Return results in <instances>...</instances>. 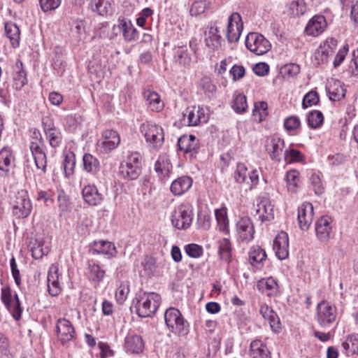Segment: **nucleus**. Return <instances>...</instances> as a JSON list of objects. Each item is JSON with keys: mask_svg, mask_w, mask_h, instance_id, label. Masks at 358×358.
<instances>
[{"mask_svg": "<svg viewBox=\"0 0 358 358\" xmlns=\"http://www.w3.org/2000/svg\"><path fill=\"white\" fill-rule=\"evenodd\" d=\"M164 320L167 327L174 334L184 336L189 333V322L178 309L175 308L166 309L164 313Z\"/></svg>", "mask_w": 358, "mask_h": 358, "instance_id": "1", "label": "nucleus"}, {"mask_svg": "<svg viewBox=\"0 0 358 358\" xmlns=\"http://www.w3.org/2000/svg\"><path fill=\"white\" fill-rule=\"evenodd\" d=\"M161 303V296L154 292L144 293L136 305V313L141 317H151L157 310Z\"/></svg>", "mask_w": 358, "mask_h": 358, "instance_id": "2", "label": "nucleus"}, {"mask_svg": "<svg viewBox=\"0 0 358 358\" xmlns=\"http://www.w3.org/2000/svg\"><path fill=\"white\" fill-rule=\"evenodd\" d=\"M141 172V157L138 152L129 154L120 166V173L124 178L135 180L140 176Z\"/></svg>", "mask_w": 358, "mask_h": 358, "instance_id": "3", "label": "nucleus"}, {"mask_svg": "<svg viewBox=\"0 0 358 358\" xmlns=\"http://www.w3.org/2000/svg\"><path fill=\"white\" fill-rule=\"evenodd\" d=\"M140 131L145 141L153 148L162 146L164 140V131L162 127L150 122H146L141 125Z\"/></svg>", "mask_w": 358, "mask_h": 358, "instance_id": "4", "label": "nucleus"}, {"mask_svg": "<svg viewBox=\"0 0 358 358\" xmlns=\"http://www.w3.org/2000/svg\"><path fill=\"white\" fill-rule=\"evenodd\" d=\"M1 299L13 319L18 321L21 319L22 308L18 295L15 292L12 293L9 287L1 289Z\"/></svg>", "mask_w": 358, "mask_h": 358, "instance_id": "5", "label": "nucleus"}, {"mask_svg": "<svg viewBox=\"0 0 358 358\" xmlns=\"http://www.w3.org/2000/svg\"><path fill=\"white\" fill-rule=\"evenodd\" d=\"M337 313L335 306L326 301H322L317 306L316 319L323 328L329 327L336 319Z\"/></svg>", "mask_w": 358, "mask_h": 358, "instance_id": "6", "label": "nucleus"}, {"mask_svg": "<svg viewBox=\"0 0 358 358\" xmlns=\"http://www.w3.org/2000/svg\"><path fill=\"white\" fill-rule=\"evenodd\" d=\"M247 48L257 55H262L268 52L271 48V43L262 34L252 32L245 39Z\"/></svg>", "mask_w": 358, "mask_h": 358, "instance_id": "7", "label": "nucleus"}, {"mask_svg": "<svg viewBox=\"0 0 358 358\" xmlns=\"http://www.w3.org/2000/svg\"><path fill=\"white\" fill-rule=\"evenodd\" d=\"M192 210L190 207L180 205L172 214L171 222L178 229H186L192 222Z\"/></svg>", "mask_w": 358, "mask_h": 358, "instance_id": "8", "label": "nucleus"}, {"mask_svg": "<svg viewBox=\"0 0 358 358\" xmlns=\"http://www.w3.org/2000/svg\"><path fill=\"white\" fill-rule=\"evenodd\" d=\"M243 27L241 15L238 13H232L229 17L227 30V38L229 43L237 42L239 40Z\"/></svg>", "mask_w": 358, "mask_h": 358, "instance_id": "9", "label": "nucleus"}, {"mask_svg": "<svg viewBox=\"0 0 358 358\" xmlns=\"http://www.w3.org/2000/svg\"><path fill=\"white\" fill-rule=\"evenodd\" d=\"M31 208L32 205L27 192H19L13 204V214L18 217H26L30 214Z\"/></svg>", "mask_w": 358, "mask_h": 358, "instance_id": "10", "label": "nucleus"}, {"mask_svg": "<svg viewBox=\"0 0 358 358\" xmlns=\"http://www.w3.org/2000/svg\"><path fill=\"white\" fill-rule=\"evenodd\" d=\"M178 145L181 151L189 154L190 158L196 157L200 146L199 140L194 135H183L179 138Z\"/></svg>", "mask_w": 358, "mask_h": 358, "instance_id": "11", "label": "nucleus"}, {"mask_svg": "<svg viewBox=\"0 0 358 358\" xmlns=\"http://www.w3.org/2000/svg\"><path fill=\"white\" fill-rule=\"evenodd\" d=\"M265 148L271 159L280 162L285 152V141L283 139L273 136L266 141Z\"/></svg>", "mask_w": 358, "mask_h": 358, "instance_id": "12", "label": "nucleus"}, {"mask_svg": "<svg viewBox=\"0 0 358 358\" xmlns=\"http://www.w3.org/2000/svg\"><path fill=\"white\" fill-rule=\"evenodd\" d=\"M56 332L58 340L62 344L71 341L75 335V329L71 322L65 318L57 321Z\"/></svg>", "mask_w": 358, "mask_h": 358, "instance_id": "13", "label": "nucleus"}, {"mask_svg": "<svg viewBox=\"0 0 358 358\" xmlns=\"http://www.w3.org/2000/svg\"><path fill=\"white\" fill-rule=\"evenodd\" d=\"M314 210L313 204L309 202L303 203L298 208V222L299 227L306 231L313 222Z\"/></svg>", "mask_w": 358, "mask_h": 358, "instance_id": "14", "label": "nucleus"}, {"mask_svg": "<svg viewBox=\"0 0 358 358\" xmlns=\"http://www.w3.org/2000/svg\"><path fill=\"white\" fill-rule=\"evenodd\" d=\"M273 249L279 259L283 260L288 257L289 238L286 232L281 231L275 236L273 241Z\"/></svg>", "mask_w": 358, "mask_h": 358, "instance_id": "15", "label": "nucleus"}, {"mask_svg": "<svg viewBox=\"0 0 358 358\" xmlns=\"http://www.w3.org/2000/svg\"><path fill=\"white\" fill-rule=\"evenodd\" d=\"M204 35L206 45L209 48L215 50L221 46L222 37L215 22H210L208 25L207 30L205 31Z\"/></svg>", "mask_w": 358, "mask_h": 358, "instance_id": "16", "label": "nucleus"}, {"mask_svg": "<svg viewBox=\"0 0 358 358\" xmlns=\"http://www.w3.org/2000/svg\"><path fill=\"white\" fill-rule=\"evenodd\" d=\"M236 230L240 240L248 242L254 237L253 224L248 217L241 218L236 224Z\"/></svg>", "mask_w": 358, "mask_h": 358, "instance_id": "17", "label": "nucleus"}, {"mask_svg": "<svg viewBox=\"0 0 358 358\" xmlns=\"http://www.w3.org/2000/svg\"><path fill=\"white\" fill-rule=\"evenodd\" d=\"M43 143L32 141L30 143L29 148L34 157L35 165L38 169H41L43 173L46 172L47 157L41 148Z\"/></svg>", "mask_w": 358, "mask_h": 358, "instance_id": "18", "label": "nucleus"}, {"mask_svg": "<svg viewBox=\"0 0 358 358\" xmlns=\"http://www.w3.org/2000/svg\"><path fill=\"white\" fill-rule=\"evenodd\" d=\"M327 23L323 15H315L307 23L305 33L313 37H316L323 33L327 28Z\"/></svg>", "mask_w": 358, "mask_h": 358, "instance_id": "19", "label": "nucleus"}, {"mask_svg": "<svg viewBox=\"0 0 358 358\" xmlns=\"http://www.w3.org/2000/svg\"><path fill=\"white\" fill-rule=\"evenodd\" d=\"M332 220L327 215L322 216L315 223V233L320 241H327L331 232Z\"/></svg>", "mask_w": 358, "mask_h": 358, "instance_id": "20", "label": "nucleus"}, {"mask_svg": "<svg viewBox=\"0 0 358 358\" xmlns=\"http://www.w3.org/2000/svg\"><path fill=\"white\" fill-rule=\"evenodd\" d=\"M326 90L329 99L334 101H340L345 96V89L343 83L334 78L328 80Z\"/></svg>", "mask_w": 358, "mask_h": 358, "instance_id": "21", "label": "nucleus"}, {"mask_svg": "<svg viewBox=\"0 0 358 358\" xmlns=\"http://www.w3.org/2000/svg\"><path fill=\"white\" fill-rule=\"evenodd\" d=\"M13 70V87L17 90H20L27 83V73L20 59L16 60Z\"/></svg>", "mask_w": 358, "mask_h": 358, "instance_id": "22", "label": "nucleus"}, {"mask_svg": "<svg viewBox=\"0 0 358 358\" xmlns=\"http://www.w3.org/2000/svg\"><path fill=\"white\" fill-rule=\"evenodd\" d=\"M83 197L90 206H97L103 200V195L94 185H86L82 191Z\"/></svg>", "mask_w": 358, "mask_h": 358, "instance_id": "23", "label": "nucleus"}, {"mask_svg": "<svg viewBox=\"0 0 358 358\" xmlns=\"http://www.w3.org/2000/svg\"><path fill=\"white\" fill-rule=\"evenodd\" d=\"M257 213L259 219L262 221H270L274 218L273 206L271 201L262 197L257 203Z\"/></svg>", "mask_w": 358, "mask_h": 358, "instance_id": "24", "label": "nucleus"}, {"mask_svg": "<svg viewBox=\"0 0 358 358\" xmlns=\"http://www.w3.org/2000/svg\"><path fill=\"white\" fill-rule=\"evenodd\" d=\"M58 271V267L52 265L49 269L47 277L48 292L53 296L59 295L62 291L59 282Z\"/></svg>", "mask_w": 358, "mask_h": 358, "instance_id": "25", "label": "nucleus"}, {"mask_svg": "<svg viewBox=\"0 0 358 358\" xmlns=\"http://www.w3.org/2000/svg\"><path fill=\"white\" fill-rule=\"evenodd\" d=\"M124 349L131 354H139L144 349V342L141 336L136 334H128L125 338Z\"/></svg>", "mask_w": 358, "mask_h": 358, "instance_id": "26", "label": "nucleus"}, {"mask_svg": "<svg viewBox=\"0 0 358 358\" xmlns=\"http://www.w3.org/2000/svg\"><path fill=\"white\" fill-rule=\"evenodd\" d=\"M93 254H102L107 255L108 258L113 257L117 254L116 248L112 242L99 241L94 242L92 247Z\"/></svg>", "mask_w": 358, "mask_h": 358, "instance_id": "27", "label": "nucleus"}, {"mask_svg": "<svg viewBox=\"0 0 358 358\" xmlns=\"http://www.w3.org/2000/svg\"><path fill=\"white\" fill-rule=\"evenodd\" d=\"M337 41L333 38H327L323 44H321L315 52V59L317 61L324 62L327 59L330 53H332L334 50L337 46Z\"/></svg>", "mask_w": 358, "mask_h": 358, "instance_id": "28", "label": "nucleus"}, {"mask_svg": "<svg viewBox=\"0 0 358 358\" xmlns=\"http://www.w3.org/2000/svg\"><path fill=\"white\" fill-rule=\"evenodd\" d=\"M155 169L162 180L169 178L172 165L166 155H159L155 164Z\"/></svg>", "mask_w": 358, "mask_h": 358, "instance_id": "29", "label": "nucleus"}, {"mask_svg": "<svg viewBox=\"0 0 358 358\" xmlns=\"http://www.w3.org/2000/svg\"><path fill=\"white\" fill-rule=\"evenodd\" d=\"M173 60L178 66L189 68L192 63L190 55L185 46H178L173 49Z\"/></svg>", "mask_w": 358, "mask_h": 358, "instance_id": "30", "label": "nucleus"}, {"mask_svg": "<svg viewBox=\"0 0 358 358\" xmlns=\"http://www.w3.org/2000/svg\"><path fill=\"white\" fill-rule=\"evenodd\" d=\"M250 356L252 358H271L266 345L261 340H255L250 345Z\"/></svg>", "mask_w": 358, "mask_h": 358, "instance_id": "31", "label": "nucleus"}, {"mask_svg": "<svg viewBox=\"0 0 358 358\" xmlns=\"http://www.w3.org/2000/svg\"><path fill=\"white\" fill-rule=\"evenodd\" d=\"M192 185V180L190 177L181 176L172 182L171 191L174 195L180 196L186 192Z\"/></svg>", "mask_w": 358, "mask_h": 358, "instance_id": "32", "label": "nucleus"}, {"mask_svg": "<svg viewBox=\"0 0 358 358\" xmlns=\"http://www.w3.org/2000/svg\"><path fill=\"white\" fill-rule=\"evenodd\" d=\"M102 148L106 152L114 150L120 143V137L114 130H106L103 133Z\"/></svg>", "mask_w": 358, "mask_h": 358, "instance_id": "33", "label": "nucleus"}, {"mask_svg": "<svg viewBox=\"0 0 358 358\" xmlns=\"http://www.w3.org/2000/svg\"><path fill=\"white\" fill-rule=\"evenodd\" d=\"M118 28L122 31L124 38L127 41L134 40L137 36V31L131 21L124 19H119Z\"/></svg>", "mask_w": 358, "mask_h": 358, "instance_id": "34", "label": "nucleus"}, {"mask_svg": "<svg viewBox=\"0 0 358 358\" xmlns=\"http://www.w3.org/2000/svg\"><path fill=\"white\" fill-rule=\"evenodd\" d=\"M143 96L148 102L150 109L153 111L159 112L164 108V103L161 100L160 96L155 92L146 90L143 93Z\"/></svg>", "mask_w": 358, "mask_h": 358, "instance_id": "35", "label": "nucleus"}, {"mask_svg": "<svg viewBox=\"0 0 358 358\" xmlns=\"http://www.w3.org/2000/svg\"><path fill=\"white\" fill-rule=\"evenodd\" d=\"M5 32L6 36L10 39L13 48L19 46L20 31L16 24L13 22H7L5 24Z\"/></svg>", "mask_w": 358, "mask_h": 358, "instance_id": "36", "label": "nucleus"}, {"mask_svg": "<svg viewBox=\"0 0 358 358\" xmlns=\"http://www.w3.org/2000/svg\"><path fill=\"white\" fill-rule=\"evenodd\" d=\"M342 347L347 356L358 355V334L349 335L345 341L343 342Z\"/></svg>", "mask_w": 358, "mask_h": 358, "instance_id": "37", "label": "nucleus"}, {"mask_svg": "<svg viewBox=\"0 0 358 358\" xmlns=\"http://www.w3.org/2000/svg\"><path fill=\"white\" fill-rule=\"evenodd\" d=\"M258 289L267 296H271L276 293L278 290V284L273 278L262 279L257 282Z\"/></svg>", "mask_w": 358, "mask_h": 358, "instance_id": "38", "label": "nucleus"}, {"mask_svg": "<svg viewBox=\"0 0 358 358\" xmlns=\"http://www.w3.org/2000/svg\"><path fill=\"white\" fill-rule=\"evenodd\" d=\"M91 7L100 15H108L113 11L111 0H92Z\"/></svg>", "mask_w": 358, "mask_h": 358, "instance_id": "39", "label": "nucleus"}, {"mask_svg": "<svg viewBox=\"0 0 358 358\" xmlns=\"http://www.w3.org/2000/svg\"><path fill=\"white\" fill-rule=\"evenodd\" d=\"M84 170L88 173H96L100 169V163L97 158L90 153H85L83 157Z\"/></svg>", "mask_w": 358, "mask_h": 358, "instance_id": "40", "label": "nucleus"}, {"mask_svg": "<svg viewBox=\"0 0 358 358\" xmlns=\"http://www.w3.org/2000/svg\"><path fill=\"white\" fill-rule=\"evenodd\" d=\"M199 87L208 98L212 99L215 96L217 87L210 78L208 76L201 78L199 82Z\"/></svg>", "mask_w": 358, "mask_h": 358, "instance_id": "41", "label": "nucleus"}, {"mask_svg": "<svg viewBox=\"0 0 358 358\" xmlns=\"http://www.w3.org/2000/svg\"><path fill=\"white\" fill-rule=\"evenodd\" d=\"M266 258L264 249L258 245L253 246L249 252V260L252 266L262 263Z\"/></svg>", "mask_w": 358, "mask_h": 358, "instance_id": "42", "label": "nucleus"}, {"mask_svg": "<svg viewBox=\"0 0 358 358\" xmlns=\"http://www.w3.org/2000/svg\"><path fill=\"white\" fill-rule=\"evenodd\" d=\"M219 231L223 233L229 232V221L225 208L217 209L215 212Z\"/></svg>", "mask_w": 358, "mask_h": 358, "instance_id": "43", "label": "nucleus"}, {"mask_svg": "<svg viewBox=\"0 0 358 358\" xmlns=\"http://www.w3.org/2000/svg\"><path fill=\"white\" fill-rule=\"evenodd\" d=\"M105 275V271L96 264H89L88 266V278L94 282H100Z\"/></svg>", "mask_w": 358, "mask_h": 358, "instance_id": "44", "label": "nucleus"}, {"mask_svg": "<svg viewBox=\"0 0 358 358\" xmlns=\"http://www.w3.org/2000/svg\"><path fill=\"white\" fill-rule=\"evenodd\" d=\"M324 121V116L319 110H313L307 115V122L312 129H317L322 126Z\"/></svg>", "mask_w": 358, "mask_h": 358, "instance_id": "45", "label": "nucleus"}, {"mask_svg": "<svg viewBox=\"0 0 358 358\" xmlns=\"http://www.w3.org/2000/svg\"><path fill=\"white\" fill-rule=\"evenodd\" d=\"M85 31V24L82 20L73 21L70 27V36L76 42L81 40V36Z\"/></svg>", "mask_w": 358, "mask_h": 358, "instance_id": "46", "label": "nucleus"}, {"mask_svg": "<svg viewBox=\"0 0 358 358\" xmlns=\"http://www.w3.org/2000/svg\"><path fill=\"white\" fill-rule=\"evenodd\" d=\"M299 174L296 170H291L286 174L287 187L289 192H296L298 189Z\"/></svg>", "mask_w": 358, "mask_h": 358, "instance_id": "47", "label": "nucleus"}, {"mask_svg": "<svg viewBox=\"0 0 358 358\" xmlns=\"http://www.w3.org/2000/svg\"><path fill=\"white\" fill-rule=\"evenodd\" d=\"M219 255L222 259L229 261L231 257V245L227 238H222L219 242Z\"/></svg>", "mask_w": 358, "mask_h": 358, "instance_id": "48", "label": "nucleus"}, {"mask_svg": "<svg viewBox=\"0 0 358 358\" xmlns=\"http://www.w3.org/2000/svg\"><path fill=\"white\" fill-rule=\"evenodd\" d=\"M76 166V158L75 155L69 152H68L64 157L63 166L65 173V176L67 178H69L74 173V169Z\"/></svg>", "mask_w": 358, "mask_h": 358, "instance_id": "49", "label": "nucleus"}, {"mask_svg": "<svg viewBox=\"0 0 358 358\" xmlns=\"http://www.w3.org/2000/svg\"><path fill=\"white\" fill-rule=\"evenodd\" d=\"M231 107L237 113L245 112L248 108L246 96L242 94L236 95L234 98Z\"/></svg>", "mask_w": 358, "mask_h": 358, "instance_id": "50", "label": "nucleus"}, {"mask_svg": "<svg viewBox=\"0 0 358 358\" xmlns=\"http://www.w3.org/2000/svg\"><path fill=\"white\" fill-rule=\"evenodd\" d=\"M252 115L257 121L259 122H262L267 115V103L264 101L256 103Z\"/></svg>", "mask_w": 358, "mask_h": 358, "instance_id": "51", "label": "nucleus"}, {"mask_svg": "<svg viewBox=\"0 0 358 358\" xmlns=\"http://www.w3.org/2000/svg\"><path fill=\"white\" fill-rule=\"evenodd\" d=\"M45 134L50 145L52 148H56L61 145L62 142V135L61 131L59 129H53V131Z\"/></svg>", "mask_w": 358, "mask_h": 358, "instance_id": "52", "label": "nucleus"}, {"mask_svg": "<svg viewBox=\"0 0 358 358\" xmlns=\"http://www.w3.org/2000/svg\"><path fill=\"white\" fill-rule=\"evenodd\" d=\"M303 158V155L296 149L289 148L284 152V159L288 163L300 162Z\"/></svg>", "mask_w": 358, "mask_h": 358, "instance_id": "53", "label": "nucleus"}, {"mask_svg": "<svg viewBox=\"0 0 358 358\" xmlns=\"http://www.w3.org/2000/svg\"><path fill=\"white\" fill-rule=\"evenodd\" d=\"M12 154L8 149H2L0 151V170L5 172L9 171L11 163Z\"/></svg>", "mask_w": 358, "mask_h": 358, "instance_id": "54", "label": "nucleus"}, {"mask_svg": "<svg viewBox=\"0 0 358 358\" xmlns=\"http://www.w3.org/2000/svg\"><path fill=\"white\" fill-rule=\"evenodd\" d=\"M209 8V3L206 0L194 1L190 8V14L192 16H198L203 13Z\"/></svg>", "mask_w": 358, "mask_h": 358, "instance_id": "55", "label": "nucleus"}, {"mask_svg": "<svg viewBox=\"0 0 358 358\" xmlns=\"http://www.w3.org/2000/svg\"><path fill=\"white\" fill-rule=\"evenodd\" d=\"M248 169L245 164L238 163L234 172V179L239 183L245 182L247 180Z\"/></svg>", "mask_w": 358, "mask_h": 358, "instance_id": "56", "label": "nucleus"}, {"mask_svg": "<svg viewBox=\"0 0 358 358\" xmlns=\"http://www.w3.org/2000/svg\"><path fill=\"white\" fill-rule=\"evenodd\" d=\"M59 208L62 211H69L71 208V203L69 196L63 190H59L57 195Z\"/></svg>", "mask_w": 358, "mask_h": 358, "instance_id": "57", "label": "nucleus"}, {"mask_svg": "<svg viewBox=\"0 0 358 358\" xmlns=\"http://www.w3.org/2000/svg\"><path fill=\"white\" fill-rule=\"evenodd\" d=\"M186 254L192 258H199L203 252V248L201 245L194 243L187 244L185 247Z\"/></svg>", "mask_w": 358, "mask_h": 358, "instance_id": "58", "label": "nucleus"}, {"mask_svg": "<svg viewBox=\"0 0 358 358\" xmlns=\"http://www.w3.org/2000/svg\"><path fill=\"white\" fill-rule=\"evenodd\" d=\"M311 187L317 195H320L324 192V187L322 185L321 178L319 174L313 173L310 178Z\"/></svg>", "mask_w": 358, "mask_h": 358, "instance_id": "59", "label": "nucleus"}, {"mask_svg": "<svg viewBox=\"0 0 358 358\" xmlns=\"http://www.w3.org/2000/svg\"><path fill=\"white\" fill-rule=\"evenodd\" d=\"M319 96L316 92L310 91L307 93L302 101V106L304 108H308L313 105H316L319 102Z\"/></svg>", "mask_w": 358, "mask_h": 358, "instance_id": "60", "label": "nucleus"}, {"mask_svg": "<svg viewBox=\"0 0 358 358\" xmlns=\"http://www.w3.org/2000/svg\"><path fill=\"white\" fill-rule=\"evenodd\" d=\"M301 124L300 120L296 116H291L286 118L284 121V127L287 131H293L299 127Z\"/></svg>", "mask_w": 358, "mask_h": 358, "instance_id": "61", "label": "nucleus"}, {"mask_svg": "<svg viewBox=\"0 0 358 358\" xmlns=\"http://www.w3.org/2000/svg\"><path fill=\"white\" fill-rule=\"evenodd\" d=\"M41 9L44 12L55 10L61 3V0H39Z\"/></svg>", "mask_w": 358, "mask_h": 358, "instance_id": "62", "label": "nucleus"}, {"mask_svg": "<svg viewBox=\"0 0 358 358\" xmlns=\"http://www.w3.org/2000/svg\"><path fill=\"white\" fill-rule=\"evenodd\" d=\"M48 252H49L48 247L44 248L40 243L36 244L31 248V255L36 259L42 258L44 255H47L48 253Z\"/></svg>", "mask_w": 358, "mask_h": 358, "instance_id": "63", "label": "nucleus"}, {"mask_svg": "<svg viewBox=\"0 0 358 358\" xmlns=\"http://www.w3.org/2000/svg\"><path fill=\"white\" fill-rule=\"evenodd\" d=\"M129 292V286L125 284H121L115 292L117 301L120 303H123L126 300Z\"/></svg>", "mask_w": 358, "mask_h": 358, "instance_id": "64", "label": "nucleus"}]
</instances>
